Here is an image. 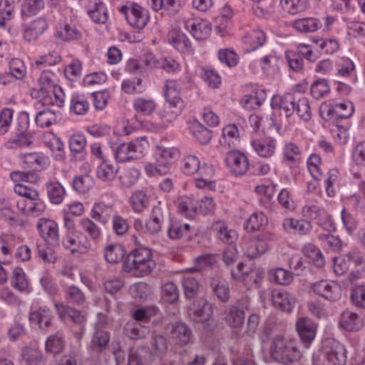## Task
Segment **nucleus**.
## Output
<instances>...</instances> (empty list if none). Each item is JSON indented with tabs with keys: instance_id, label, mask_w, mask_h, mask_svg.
I'll use <instances>...</instances> for the list:
<instances>
[{
	"instance_id": "f257e3e1",
	"label": "nucleus",
	"mask_w": 365,
	"mask_h": 365,
	"mask_svg": "<svg viewBox=\"0 0 365 365\" xmlns=\"http://www.w3.org/2000/svg\"><path fill=\"white\" fill-rule=\"evenodd\" d=\"M155 267V262L152 259L151 250L147 247L133 250L127 255L123 264L125 272L132 273L138 277L150 274Z\"/></svg>"
},
{
	"instance_id": "f03ea898",
	"label": "nucleus",
	"mask_w": 365,
	"mask_h": 365,
	"mask_svg": "<svg viewBox=\"0 0 365 365\" xmlns=\"http://www.w3.org/2000/svg\"><path fill=\"white\" fill-rule=\"evenodd\" d=\"M269 355L275 362L282 365H292L302 356L295 341L277 335L269 346Z\"/></svg>"
},
{
	"instance_id": "7ed1b4c3",
	"label": "nucleus",
	"mask_w": 365,
	"mask_h": 365,
	"mask_svg": "<svg viewBox=\"0 0 365 365\" xmlns=\"http://www.w3.org/2000/svg\"><path fill=\"white\" fill-rule=\"evenodd\" d=\"M168 340L160 334L152 336L150 349L142 347L128 356V365H146L147 361H151L153 356L163 358L168 351Z\"/></svg>"
},
{
	"instance_id": "20e7f679",
	"label": "nucleus",
	"mask_w": 365,
	"mask_h": 365,
	"mask_svg": "<svg viewBox=\"0 0 365 365\" xmlns=\"http://www.w3.org/2000/svg\"><path fill=\"white\" fill-rule=\"evenodd\" d=\"M148 147L146 138L141 137L130 143H122L118 145L115 150V157L119 163L140 159L144 155Z\"/></svg>"
},
{
	"instance_id": "39448f33",
	"label": "nucleus",
	"mask_w": 365,
	"mask_h": 365,
	"mask_svg": "<svg viewBox=\"0 0 365 365\" xmlns=\"http://www.w3.org/2000/svg\"><path fill=\"white\" fill-rule=\"evenodd\" d=\"M56 309L62 322L72 321V331L77 339H81L86 330V317L80 311L62 304H56Z\"/></svg>"
},
{
	"instance_id": "423d86ee",
	"label": "nucleus",
	"mask_w": 365,
	"mask_h": 365,
	"mask_svg": "<svg viewBox=\"0 0 365 365\" xmlns=\"http://www.w3.org/2000/svg\"><path fill=\"white\" fill-rule=\"evenodd\" d=\"M119 11L132 27L138 29H143L150 19L148 11L134 2H128Z\"/></svg>"
},
{
	"instance_id": "0eeeda50",
	"label": "nucleus",
	"mask_w": 365,
	"mask_h": 365,
	"mask_svg": "<svg viewBox=\"0 0 365 365\" xmlns=\"http://www.w3.org/2000/svg\"><path fill=\"white\" fill-rule=\"evenodd\" d=\"M170 213L166 203L158 202L153 206L149 220L145 223V228L150 234L158 233L165 223L170 221Z\"/></svg>"
},
{
	"instance_id": "6e6552de",
	"label": "nucleus",
	"mask_w": 365,
	"mask_h": 365,
	"mask_svg": "<svg viewBox=\"0 0 365 365\" xmlns=\"http://www.w3.org/2000/svg\"><path fill=\"white\" fill-rule=\"evenodd\" d=\"M183 82L180 80L169 79L165 83V98L168 104L167 107L175 115H179L182 109V101L180 94L183 88Z\"/></svg>"
},
{
	"instance_id": "1a4fd4ad",
	"label": "nucleus",
	"mask_w": 365,
	"mask_h": 365,
	"mask_svg": "<svg viewBox=\"0 0 365 365\" xmlns=\"http://www.w3.org/2000/svg\"><path fill=\"white\" fill-rule=\"evenodd\" d=\"M212 313V304L202 297L194 299L187 309L189 318L196 323H205L209 321Z\"/></svg>"
},
{
	"instance_id": "9d476101",
	"label": "nucleus",
	"mask_w": 365,
	"mask_h": 365,
	"mask_svg": "<svg viewBox=\"0 0 365 365\" xmlns=\"http://www.w3.org/2000/svg\"><path fill=\"white\" fill-rule=\"evenodd\" d=\"M225 161L229 172L235 176L243 175L250 166L247 156L238 150L227 152Z\"/></svg>"
},
{
	"instance_id": "9b49d317",
	"label": "nucleus",
	"mask_w": 365,
	"mask_h": 365,
	"mask_svg": "<svg viewBox=\"0 0 365 365\" xmlns=\"http://www.w3.org/2000/svg\"><path fill=\"white\" fill-rule=\"evenodd\" d=\"M354 108L351 103H336L334 106H325L321 108V115L326 120L347 119L354 113Z\"/></svg>"
},
{
	"instance_id": "f8f14e48",
	"label": "nucleus",
	"mask_w": 365,
	"mask_h": 365,
	"mask_svg": "<svg viewBox=\"0 0 365 365\" xmlns=\"http://www.w3.org/2000/svg\"><path fill=\"white\" fill-rule=\"evenodd\" d=\"M37 228L42 238L50 245L56 246L59 244L60 237L57 223L46 218L39 219Z\"/></svg>"
},
{
	"instance_id": "ddd939ff",
	"label": "nucleus",
	"mask_w": 365,
	"mask_h": 365,
	"mask_svg": "<svg viewBox=\"0 0 365 365\" xmlns=\"http://www.w3.org/2000/svg\"><path fill=\"white\" fill-rule=\"evenodd\" d=\"M297 98L294 94L287 93L283 96H274L271 101L272 109L277 110L280 115L289 118L294 112Z\"/></svg>"
},
{
	"instance_id": "4468645a",
	"label": "nucleus",
	"mask_w": 365,
	"mask_h": 365,
	"mask_svg": "<svg viewBox=\"0 0 365 365\" xmlns=\"http://www.w3.org/2000/svg\"><path fill=\"white\" fill-rule=\"evenodd\" d=\"M312 291L330 302H336L341 297V290L337 284L327 280H321L312 285Z\"/></svg>"
},
{
	"instance_id": "2eb2a0df",
	"label": "nucleus",
	"mask_w": 365,
	"mask_h": 365,
	"mask_svg": "<svg viewBox=\"0 0 365 365\" xmlns=\"http://www.w3.org/2000/svg\"><path fill=\"white\" fill-rule=\"evenodd\" d=\"M63 246L74 254L76 252H86L90 245L88 240L80 231L67 232L63 239Z\"/></svg>"
},
{
	"instance_id": "dca6fc26",
	"label": "nucleus",
	"mask_w": 365,
	"mask_h": 365,
	"mask_svg": "<svg viewBox=\"0 0 365 365\" xmlns=\"http://www.w3.org/2000/svg\"><path fill=\"white\" fill-rule=\"evenodd\" d=\"M19 120L24 125H20L19 133H17L16 137L11 139L6 143V147L8 148H16L27 147L32 143V137L29 133H26L29 126V114L27 113H22L19 117Z\"/></svg>"
},
{
	"instance_id": "f3484780",
	"label": "nucleus",
	"mask_w": 365,
	"mask_h": 365,
	"mask_svg": "<svg viewBox=\"0 0 365 365\" xmlns=\"http://www.w3.org/2000/svg\"><path fill=\"white\" fill-rule=\"evenodd\" d=\"M244 255L248 258L254 259L264 254L268 249V245L264 235L245 240L242 243Z\"/></svg>"
},
{
	"instance_id": "a211bd4d",
	"label": "nucleus",
	"mask_w": 365,
	"mask_h": 365,
	"mask_svg": "<svg viewBox=\"0 0 365 365\" xmlns=\"http://www.w3.org/2000/svg\"><path fill=\"white\" fill-rule=\"evenodd\" d=\"M296 329L306 348L314 341L317 333V325L307 317L299 318L296 323Z\"/></svg>"
},
{
	"instance_id": "6ab92c4d",
	"label": "nucleus",
	"mask_w": 365,
	"mask_h": 365,
	"mask_svg": "<svg viewBox=\"0 0 365 365\" xmlns=\"http://www.w3.org/2000/svg\"><path fill=\"white\" fill-rule=\"evenodd\" d=\"M105 322L96 323L94 332L91 339L90 348L95 353H101L106 350L110 341V333L103 329Z\"/></svg>"
},
{
	"instance_id": "aec40b11",
	"label": "nucleus",
	"mask_w": 365,
	"mask_h": 365,
	"mask_svg": "<svg viewBox=\"0 0 365 365\" xmlns=\"http://www.w3.org/2000/svg\"><path fill=\"white\" fill-rule=\"evenodd\" d=\"M29 319L31 325L37 326L41 330L47 331L52 326L53 316L48 307H43L31 312Z\"/></svg>"
},
{
	"instance_id": "412c9836",
	"label": "nucleus",
	"mask_w": 365,
	"mask_h": 365,
	"mask_svg": "<svg viewBox=\"0 0 365 365\" xmlns=\"http://www.w3.org/2000/svg\"><path fill=\"white\" fill-rule=\"evenodd\" d=\"M54 77L55 76L53 73L48 71H43L38 80L40 86L39 93L40 96H42L41 102L43 106L53 104L50 95L51 91L54 87L58 86L53 80Z\"/></svg>"
},
{
	"instance_id": "4be33fe9",
	"label": "nucleus",
	"mask_w": 365,
	"mask_h": 365,
	"mask_svg": "<svg viewBox=\"0 0 365 365\" xmlns=\"http://www.w3.org/2000/svg\"><path fill=\"white\" fill-rule=\"evenodd\" d=\"M272 301L276 308L286 312H291L295 304L294 297L284 289L272 290Z\"/></svg>"
},
{
	"instance_id": "5701e85b",
	"label": "nucleus",
	"mask_w": 365,
	"mask_h": 365,
	"mask_svg": "<svg viewBox=\"0 0 365 365\" xmlns=\"http://www.w3.org/2000/svg\"><path fill=\"white\" fill-rule=\"evenodd\" d=\"M185 28L197 41L206 39L210 36L212 30L210 22L203 19L188 20L185 22Z\"/></svg>"
},
{
	"instance_id": "b1692460",
	"label": "nucleus",
	"mask_w": 365,
	"mask_h": 365,
	"mask_svg": "<svg viewBox=\"0 0 365 365\" xmlns=\"http://www.w3.org/2000/svg\"><path fill=\"white\" fill-rule=\"evenodd\" d=\"M168 42L181 53H190L192 43L187 36L178 29H173L168 34Z\"/></svg>"
},
{
	"instance_id": "393cba45",
	"label": "nucleus",
	"mask_w": 365,
	"mask_h": 365,
	"mask_svg": "<svg viewBox=\"0 0 365 365\" xmlns=\"http://www.w3.org/2000/svg\"><path fill=\"white\" fill-rule=\"evenodd\" d=\"M339 325L347 331H358L363 327L364 321L358 314L345 310L341 314Z\"/></svg>"
},
{
	"instance_id": "a878e982",
	"label": "nucleus",
	"mask_w": 365,
	"mask_h": 365,
	"mask_svg": "<svg viewBox=\"0 0 365 365\" xmlns=\"http://www.w3.org/2000/svg\"><path fill=\"white\" fill-rule=\"evenodd\" d=\"M302 158L299 147L294 143H286L282 149V159L290 168H297Z\"/></svg>"
},
{
	"instance_id": "bb28decb",
	"label": "nucleus",
	"mask_w": 365,
	"mask_h": 365,
	"mask_svg": "<svg viewBox=\"0 0 365 365\" xmlns=\"http://www.w3.org/2000/svg\"><path fill=\"white\" fill-rule=\"evenodd\" d=\"M86 138L83 134L76 133L69 139V148L75 160L82 161L86 159Z\"/></svg>"
},
{
	"instance_id": "cd10ccee",
	"label": "nucleus",
	"mask_w": 365,
	"mask_h": 365,
	"mask_svg": "<svg viewBox=\"0 0 365 365\" xmlns=\"http://www.w3.org/2000/svg\"><path fill=\"white\" fill-rule=\"evenodd\" d=\"M150 333V327L148 324L140 322H128L124 327L125 335L132 340H140L145 339Z\"/></svg>"
},
{
	"instance_id": "c85d7f7f",
	"label": "nucleus",
	"mask_w": 365,
	"mask_h": 365,
	"mask_svg": "<svg viewBox=\"0 0 365 365\" xmlns=\"http://www.w3.org/2000/svg\"><path fill=\"white\" fill-rule=\"evenodd\" d=\"M328 361L332 365H345L346 350L339 341H332L329 350L326 352Z\"/></svg>"
},
{
	"instance_id": "c756f323",
	"label": "nucleus",
	"mask_w": 365,
	"mask_h": 365,
	"mask_svg": "<svg viewBox=\"0 0 365 365\" xmlns=\"http://www.w3.org/2000/svg\"><path fill=\"white\" fill-rule=\"evenodd\" d=\"M267 98V93L263 88H257L250 95H245L241 100L240 103L247 110H255L259 108L264 102Z\"/></svg>"
},
{
	"instance_id": "7c9ffc66",
	"label": "nucleus",
	"mask_w": 365,
	"mask_h": 365,
	"mask_svg": "<svg viewBox=\"0 0 365 365\" xmlns=\"http://www.w3.org/2000/svg\"><path fill=\"white\" fill-rule=\"evenodd\" d=\"M48 28V23L44 18H38L31 21L25 29L24 38L27 41H36Z\"/></svg>"
},
{
	"instance_id": "2f4dec72",
	"label": "nucleus",
	"mask_w": 365,
	"mask_h": 365,
	"mask_svg": "<svg viewBox=\"0 0 365 365\" xmlns=\"http://www.w3.org/2000/svg\"><path fill=\"white\" fill-rule=\"evenodd\" d=\"M21 158L34 170L46 169L50 164L49 158L43 153H30L21 154Z\"/></svg>"
},
{
	"instance_id": "473e14b6",
	"label": "nucleus",
	"mask_w": 365,
	"mask_h": 365,
	"mask_svg": "<svg viewBox=\"0 0 365 365\" xmlns=\"http://www.w3.org/2000/svg\"><path fill=\"white\" fill-rule=\"evenodd\" d=\"M209 288L213 295L220 301L225 303L228 302L230 295V287L227 282L218 279L212 278L209 282Z\"/></svg>"
},
{
	"instance_id": "72a5a7b5",
	"label": "nucleus",
	"mask_w": 365,
	"mask_h": 365,
	"mask_svg": "<svg viewBox=\"0 0 365 365\" xmlns=\"http://www.w3.org/2000/svg\"><path fill=\"white\" fill-rule=\"evenodd\" d=\"M252 146L259 156L269 158L274 153L276 140L272 138L254 140Z\"/></svg>"
},
{
	"instance_id": "f704fd0d",
	"label": "nucleus",
	"mask_w": 365,
	"mask_h": 365,
	"mask_svg": "<svg viewBox=\"0 0 365 365\" xmlns=\"http://www.w3.org/2000/svg\"><path fill=\"white\" fill-rule=\"evenodd\" d=\"M45 190L49 201L54 205H59L63 202L66 190L58 181H48L45 184Z\"/></svg>"
},
{
	"instance_id": "c9c22d12",
	"label": "nucleus",
	"mask_w": 365,
	"mask_h": 365,
	"mask_svg": "<svg viewBox=\"0 0 365 365\" xmlns=\"http://www.w3.org/2000/svg\"><path fill=\"white\" fill-rule=\"evenodd\" d=\"M302 253L310 263L321 268L325 264V259L321 250L312 243H307L302 247Z\"/></svg>"
},
{
	"instance_id": "e433bc0d",
	"label": "nucleus",
	"mask_w": 365,
	"mask_h": 365,
	"mask_svg": "<svg viewBox=\"0 0 365 365\" xmlns=\"http://www.w3.org/2000/svg\"><path fill=\"white\" fill-rule=\"evenodd\" d=\"M64 298L66 302L72 305L81 306L86 302L83 292L76 285H69L64 288Z\"/></svg>"
},
{
	"instance_id": "4c0bfd02",
	"label": "nucleus",
	"mask_w": 365,
	"mask_h": 365,
	"mask_svg": "<svg viewBox=\"0 0 365 365\" xmlns=\"http://www.w3.org/2000/svg\"><path fill=\"white\" fill-rule=\"evenodd\" d=\"M113 212V206L110 205H106L103 202L95 203L92 210L91 217L103 223L106 224L108 222Z\"/></svg>"
},
{
	"instance_id": "58836bf2",
	"label": "nucleus",
	"mask_w": 365,
	"mask_h": 365,
	"mask_svg": "<svg viewBox=\"0 0 365 365\" xmlns=\"http://www.w3.org/2000/svg\"><path fill=\"white\" fill-rule=\"evenodd\" d=\"M150 5L155 11L163 10L168 15H175L180 9L179 0H150Z\"/></svg>"
},
{
	"instance_id": "ea45409f",
	"label": "nucleus",
	"mask_w": 365,
	"mask_h": 365,
	"mask_svg": "<svg viewBox=\"0 0 365 365\" xmlns=\"http://www.w3.org/2000/svg\"><path fill=\"white\" fill-rule=\"evenodd\" d=\"M170 334L176 343L186 344L190 340L192 331L185 323L178 322L173 326Z\"/></svg>"
},
{
	"instance_id": "a19ab883",
	"label": "nucleus",
	"mask_w": 365,
	"mask_h": 365,
	"mask_svg": "<svg viewBox=\"0 0 365 365\" xmlns=\"http://www.w3.org/2000/svg\"><path fill=\"white\" fill-rule=\"evenodd\" d=\"M66 346V341L63 334L61 331H57L54 334L48 336L45 342L46 351L54 354H60Z\"/></svg>"
},
{
	"instance_id": "79ce46f5",
	"label": "nucleus",
	"mask_w": 365,
	"mask_h": 365,
	"mask_svg": "<svg viewBox=\"0 0 365 365\" xmlns=\"http://www.w3.org/2000/svg\"><path fill=\"white\" fill-rule=\"evenodd\" d=\"M159 309L155 305L142 307L136 309L132 314L135 322L147 324L150 319L157 315Z\"/></svg>"
},
{
	"instance_id": "37998d69",
	"label": "nucleus",
	"mask_w": 365,
	"mask_h": 365,
	"mask_svg": "<svg viewBox=\"0 0 365 365\" xmlns=\"http://www.w3.org/2000/svg\"><path fill=\"white\" fill-rule=\"evenodd\" d=\"M190 131L193 137L202 145H207L212 138V132L198 121L191 123Z\"/></svg>"
},
{
	"instance_id": "c03bdc74",
	"label": "nucleus",
	"mask_w": 365,
	"mask_h": 365,
	"mask_svg": "<svg viewBox=\"0 0 365 365\" xmlns=\"http://www.w3.org/2000/svg\"><path fill=\"white\" fill-rule=\"evenodd\" d=\"M129 202L132 209L135 212L140 213L148 208L149 198L145 192L137 190L130 196Z\"/></svg>"
},
{
	"instance_id": "a18cd8bd",
	"label": "nucleus",
	"mask_w": 365,
	"mask_h": 365,
	"mask_svg": "<svg viewBox=\"0 0 365 365\" xmlns=\"http://www.w3.org/2000/svg\"><path fill=\"white\" fill-rule=\"evenodd\" d=\"M293 26L303 33L314 32L322 26L320 21L315 18H304L295 20Z\"/></svg>"
},
{
	"instance_id": "49530a36",
	"label": "nucleus",
	"mask_w": 365,
	"mask_h": 365,
	"mask_svg": "<svg viewBox=\"0 0 365 365\" xmlns=\"http://www.w3.org/2000/svg\"><path fill=\"white\" fill-rule=\"evenodd\" d=\"M118 168L103 160L96 170L97 178L103 182H112L115 179Z\"/></svg>"
},
{
	"instance_id": "de8ad7c7",
	"label": "nucleus",
	"mask_w": 365,
	"mask_h": 365,
	"mask_svg": "<svg viewBox=\"0 0 365 365\" xmlns=\"http://www.w3.org/2000/svg\"><path fill=\"white\" fill-rule=\"evenodd\" d=\"M190 230V226L189 224L182 223L171 219L168 227V236L171 240H178L185 236Z\"/></svg>"
},
{
	"instance_id": "09e8293b",
	"label": "nucleus",
	"mask_w": 365,
	"mask_h": 365,
	"mask_svg": "<svg viewBox=\"0 0 365 365\" xmlns=\"http://www.w3.org/2000/svg\"><path fill=\"white\" fill-rule=\"evenodd\" d=\"M267 224V218L262 212L253 213L244 223V228L247 232L259 230Z\"/></svg>"
},
{
	"instance_id": "8fccbe9b",
	"label": "nucleus",
	"mask_w": 365,
	"mask_h": 365,
	"mask_svg": "<svg viewBox=\"0 0 365 365\" xmlns=\"http://www.w3.org/2000/svg\"><path fill=\"white\" fill-rule=\"evenodd\" d=\"M20 0L0 1V27H4L5 21L13 17L15 8Z\"/></svg>"
},
{
	"instance_id": "3c124183",
	"label": "nucleus",
	"mask_w": 365,
	"mask_h": 365,
	"mask_svg": "<svg viewBox=\"0 0 365 365\" xmlns=\"http://www.w3.org/2000/svg\"><path fill=\"white\" fill-rule=\"evenodd\" d=\"M184 295L186 299L195 298L199 292V282L192 276H184L181 279Z\"/></svg>"
},
{
	"instance_id": "603ef678",
	"label": "nucleus",
	"mask_w": 365,
	"mask_h": 365,
	"mask_svg": "<svg viewBox=\"0 0 365 365\" xmlns=\"http://www.w3.org/2000/svg\"><path fill=\"white\" fill-rule=\"evenodd\" d=\"M125 255V250L121 245H110L104 252V257L110 263H118L123 259Z\"/></svg>"
},
{
	"instance_id": "864d4df0",
	"label": "nucleus",
	"mask_w": 365,
	"mask_h": 365,
	"mask_svg": "<svg viewBox=\"0 0 365 365\" xmlns=\"http://www.w3.org/2000/svg\"><path fill=\"white\" fill-rule=\"evenodd\" d=\"M282 8L290 14L304 11L309 5L308 0H280Z\"/></svg>"
},
{
	"instance_id": "5fc2aeb1",
	"label": "nucleus",
	"mask_w": 365,
	"mask_h": 365,
	"mask_svg": "<svg viewBox=\"0 0 365 365\" xmlns=\"http://www.w3.org/2000/svg\"><path fill=\"white\" fill-rule=\"evenodd\" d=\"M179 290L173 282H167L161 287V297L169 304L175 303L179 299Z\"/></svg>"
},
{
	"instance_id": "6e6d98bb",
	"label": "nucleus",
	"mask_w": 365,
	"mask_h": 365,
	"mask_svg": "<svg viewBox=\"0 0 365 365\" xmlns=\"http://www.w3.org/2000/svg\"><path fill=\"white\" fill-rule=\"evenodd\" d=\"M45 6V0H24L21 13L24 16H32L38 14Z\"/></svg>"
},
{
	"instance_id": "4d7b16f0",
	"label": "nucleus",
	"mask_w": 365,
	"mask_h": 365,
	"mask_svg": "<svg viewBox=\"0 0 365 365\" xmlns=\"http://www.w3.org/2000/svg\"><path fill=\"white\" fill-rule=\"evenodd\" d=\"M226 321L231 327H240L245 322L244 311L237 306H230L226 316Z\"/></svg>"
},
{
	"instance_id": "13d9d810",
	"label": "nucleus",
	"mask_w": 365,
	"mask_h": 365,
	"mask_svg": "<svg viewBox=\"0 0 365 365\" xmlns=\"http://www.w3.org/2000/svg\"><path fill=\"white\" fill-rule=\"evenodd\" d=\"M11 286L20 292L25 291L29 287V282L26 274L20 267H15L11 278Z\"/></svg>"
},
{
	"instance_id": "bf43d9fd",
	"label": "nucleus",
	"mask_w": 365,
	"mask_h": 365,
	"mask_svg": "<svg viewBox=\"0 0 365 365\" xmlns=\"http://www.w3.org/2000/svg\"><path fill=\"white\" fill-rule=\"evenodd\" d=\"M22 357L27 365H44L45 364L43 354L35 349L25 348L22 351Z\"/></svg>"
},
{
	"instance_id": "052dcab7",
	"label": "nucleus",
	"mask_w": 365,
	"mask_h": 365,
	"mask_svg": "<svg viewBox=\"0 0 365 365\" xmlns=\"http://www.w3.org/2000/svg\"><path fill=\"white\" fill-rule=\"evenodd\" d=\"M93 179L89 175L76 176L73 180V187L79 193L87 192L93 187Z\"/></svg>"
},
{
	"instance_id": "680f3d73",
	"label": "nucleus",
	"mask_w": 365,
	"mask_h": 365,
	"mask_svg": "<svg viewBox=\"0 0 365 365\" xmlns=\"http://www.w3.org/2000/svg\"><path fill=\"white\" fill-rule=\"evenodd\" d=\"M70 110L76 115H84L89 110V103L83 96H73L71 99Z\"/></svg>"
},
{
	"instance_id": "e2e57ef3",
	"label": "nucleus",
	"mask_w": 365,
	"mask_h": 365,
	"mask_svg": "<svg viewBox=\"0 0 365 365\" xmlns=\"http://www.w3.org/2000/svg\"><path fill=\"white\" fill-rule=\"evenodd\" d=\"M56 118L55 112L50 109H44L36 114L35 121L38 126L48 128L56 123Z\"/></svg>"
},
{
	"instance_id": "0e129e2a",
	"label": "nucleus",
	"mask_w": 365,
	"mask_h": 365,
	"mask_svg": "<svg viewBox=\"0 0 365 365\" xmlns=\"http://www.w3.org/2000/svg\"><path fill=\"white\" fill-rule=\"evenodd\" d=\"M200 161L199 158L193 155L185 156L182 160V171L187 175H192L199 171Z\"/></svg>"
},
{
	"instance_id": "69168bd1",
	"label": "nucleus",
	"mask_w": 365,
	"mask_h": 365,
	"mask_svg": "<svg viewBox=\"0 0 365 365\" xmlns=\"http://www.w3.org/2000/svg\"><path fill=\"white\" fill-rule=\"evenodd\" d=\"M266 40L265 34L261 30H253L245 37V43L249 45V50L255 51L262 46Z\"/></svg>"
},
{
	"instance_id": "338daca9",
	"label": "nucleus",
	"mask_w": 365,
	"mask_h": 365,
	"mask_svg": "<svg viewBox=\"0 0 365 365\" xmlns=\"http://www.w3.org/2000/svg\"><path fill=\"white\" fill-rule=\"evenodd\" d=\"M240 139V133L235 124H229L222 129V139L221 143L227 144L229 146H235Z\"/></svg>"
},
{
	"instance_id": "774afa93",
	"label": "nucleus",
	"mask_w": 365,
	"mask_h": 365,
	"mask_svg": "<svg viewBox=\"0 0 365 365\" xmlns=\"http://www.w3.org/2000/svg\"><path fill=\"white\" fill-rule=\"evenodd\" d=\"M269 279L280 285H287L293 279L292 274L282 268H277L269 273Z\"/></svg>"
}]
</instances>
